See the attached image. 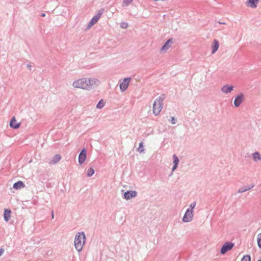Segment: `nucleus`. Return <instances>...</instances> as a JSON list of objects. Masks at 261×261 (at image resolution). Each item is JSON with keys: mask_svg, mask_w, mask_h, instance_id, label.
Instances as JSON below:
<instances>
[{"mask_svg": "<svg viewBox=\"0 0 261 261\" xmlns=\"http://www.w3.org/2000/svg\"><path fill=\"white\" fill-rule=\"evenodd\" d=\"M72 85L76 88H82L87 90V79H81L80 80L74 81L72 83Z\"/></svg>", "mask_w": 261, "mask_h": 261, "instance_id": "nucleus-3", "label": "nucleus"}, {"mask_svg": "<svg viewBox=\"0 0 261 261\" xmlns=\"http://www.w3.org/2000/svg\"><path fill=\"white\" fill-rule=\"evenodd\" d=\"M165 96L162 95L157 97L153 104V112L156 116L160 114L163 108V101L165 99Z\"/></svg>", "mask_w": 261, "mask_h": 261, "instance_id": "nucleus-1", "label": "nucleus"}, {"mask_svg": "<svg viewBox=\"0 0 261 261\" xmlns=\"http://www.w3.org/2000/svg\"><path fill=\"white\" fill-rule=\"evenodd\" d=\"M154 1H159V0H153ZM161 1H166V0H161Z\"/></svg>", "mask_w": 261, "mask_h": 261, "instance_id": "nucleus-32", "label": "nucleus"}, {"mask_svg": "<svg viewBox=\"0 0 261 261\" xmlns=\"http://www.w3.org/2000/svg\"><path fill=\"white\" fill-rule=\"evenodd\" d=\"M11 216V211L8 209H5L4 213V217L6 221H8L10 219Z\"/></svg>", "mask_w": 261, "mask_h": 261, "instance_id": "nucleus-19", "label": "nucleus"}, {"mask_svg": "<svg viewBox=\"0 0 261 261\" xmlns=\"http://www.w3.org/2000/svg\"><path fill=\"white\" fill-rule=\"evenodd\" d=\"M105 105V102L103 100H100L98 102V103H97V106H96V107L97 108H102V107H104V106Z\"/></svg>", "mask_w": 261, "mask_h": 261, "instance_id": "nucleus-22", "label": "nucleus"}, {"mask_svg": "<svg viewBox=\"0 0 261 261\" xmlns=\"http://www.w3.org/2000/svg\"><path fill=\"white\" fill-rule=\"evenodd\" d=\"M20 123H17V120L15 118V117H13L10 122V126L14 128H19L20 126Z\"/></svg>", "mask_w": 261, "mask_h": 261, "instance_id": "nucleus-14", "label": "nucleus"}, {"mask_svg": "<svg viewBox=\"0 0 261 261\" xmlns=\"http://www.w3.org/2000/svg\"><path fill=\"white\" fill-rule=\"evenodd\" d=\"M259 2V0H247L246 4L247 6L253 8H255L257 7V4Z\"/></svg>", "mask_w": 261, "mask_h": 261, "instance_id": "nucleus-13", "label": "nucleus"}, {"mask_svg": "<svg viewBox=\"0 0 261 261\" xmlns=\"http://www.w3.org/2000/svg\"><path fill=\"white\" fill-rule=\"evenodd\" d=\"M173 164H174V166H173V171H174V170H175L178 163H179V160L177 156H176V155H173Z\"/></svg>", "mask_w": 261, "mask_h": 261, "instance_id": "nucleus-20", "label": "nucleus"}, {"mask_svg": "<svg viewBox=\"0 0 261 261\" xmlns=\"http://www.w3.org/2000/svg\"><path fill=\"white\" fill-rule=\"evenodd\" d=\"M4 252V249H0V256L2 255L3 253Z\"/></svg>", "mask_w": 261, "mask_h": 261, "instance_id": "nucleus-31", "label": "nucleus"}, {"mask_svg": "<svg viewBox=\"0 0 261 261\" xmlns=\"http://www.w3.org/2000/svg\"><path fill=\"white\" fill-rule=\"evenodd\" d=\"M120 26H121V28L126 29L128 27V24H127V23H125V22H123L122 23H121Z\"/></svg>", "mask_w": 261, "mask_h": 261, "instance_id": "nucleus-28", "label": "nucleus"}, {"mask_svg": "<svg viewBox=\"0 0 261 261\" xmlns=\"http://www.w3.org/2000/svg\"><path fill=\"white\" fill-rule=\"evenodd\" d=\"M171 122L173 124H175V122H176V119L175 118H174V117H172V119H171Z\"/></svg>", "mask_w": 261, "mask_h": 261, "instance_id": "nucleus-30", "label": "nucleus"}, {"mask_svg": "<svg viewBox=\"0 0 261 261\" xmlns=\"http://www.w3.org/2000/svg\"><path fill=\"white\" fill-rule=\"evenodd\" d=\"M193 216V211H191L189 210V209H187L183 217V221L184 222H189V221L192 220Z\"/></svg>", "mask_w": 261, "mask_h": 261, "instance_id": "nucleus-6", "label": "nucleus"}, {"mask_svg": "<svg viewBox=\"0 0 261 261\" xmlns=\"http://www.w3.org/2000/svg\"><path fill=\"white\" fill-rule=\"evenodd\" d=\"M133 0H124L122 3V6L124 7H126V6L129 5V4H131Z\"/></svg>", "mask_w": 261, "mask_h": 261, "instance_id": "nucleus-24", "label": "nucleus"}, {"mask_svg": "<svg viewBox=\"0 0 261 261\" xmlns=\"http://www.w3.org/2000/svg\"><path fill=\"white\" fill-rule=\"evenodd\" d=\"M62 156L60 154H56L53 157L52 159L50 161V164H56L60 162L61 160Z\"/></svg>", "mask_w": 261, "mask_h": 261, "instance_id": "nucleus-15", "label": "nucleus"}, {"mask_svg": "<svg viewBox=\"0 0 261 261\" xmlns=\"http://www.w3.org/2000/svg\"><path fill=\"white\" fill-rule=\"evenodd\" d=\"M233 247V244H232V243H226L225 244L223 245L221 249V254H225L227 251H229V250L231 249Z\"/></svg>", "mask_w": 261, "mask_h": 261, "instance_id": "nucleus-7", "label": "nucleus"}, {"mask_svg": "<svg viewBox=\"0 0 261 261\" xmlns=\"http://www.w3.org/2000/svg\"><path fill=\"white\" fill-rule=\"evenodd\" d=\"M87 151L86 149H83L79 155V162L83 164L86 159Z\"/></svg>", "mask_w": 261, "mask_h": 261, "instance_id": "nucleus-9", "label": "nucleus"}, {"mask_svg": "<svg viewBox=\"0 0 261 261\" xmlns=\"http://www.w3.org/2000/svg\"><path fill=\"white\" fill-rule=\"evenodd\" d=\"M233 90V87L232 86H228V85H226V86H224L222 87L221 90L224 93H230L232 90Z\"/></svg>", "mask_w": 261, "mask_h": 261, "instance_id": "nucleus-16", "label": "nucleus"}, {"mask_svg": "<svg viewBox=\"0 0 261 261\" xmlns=\"http://www.w3.org/2000/svg\"><path fill=\"white\" fill-rule=\"evenodd\" d=\"M251 256L249 255H244L241 261H250Z\"/></svg>", "mask_w": 261, "mask_h": 261, "instance_id": "nucleus-23", "label": "nucleus"}, {"mask_svg": "<svg viewBox=\"0 0 261 261\" xmlns=\"http://www.w3.org/2000/svg\"><path fill=\"white\" fill-rule=\"evenodd\" d=\"M87 90H90L93 87L98 86L100 83V81L96 80V79H87Z\"/></svg>", "mask_w": 261, "mask_h": 261, "instance_id": "nucleus-4", "label": "nucleus"}, {"mask_svg": "<svg viewBox=\"0 0 261 261\" xmlns=\"http://www.w3.org/2000/svg\"><path fill=\"white\" fill-rule=\"evenodd\" d=\"M257 243L258 246L261 248V233L257 236Z\"/></svg>", "mask_w": 261, "mask_h": 261, "instance_id": "nucleus-26", "label": "nucleus"}, {"mask_svg": "<svg viewBox=\"0 0 261 261\" xmlns=\"http://www.w3.org/2000/svg\"><path fill=\"white\" fill-rule=\"evenodd\" d=\"M253 159L254 161L261 160V156L259 152H256L253 154Z\"/></svg>", "mask_w": 261, "mask_h": 261, "instance_id": "nucleus-21", "label": "nucleus"}, {"mask_svg": "<svg viewBox=\"0 0 261 261\" xmlns=\"http://www.w3.org/2000/svg\"><path fill=\"white\" fill-rule=\"evenodd\" d=\"M101 15V13L99 12L97 14H96V15L94 16V17L92 18V19L88 24V28H90V27H92V25L96 23V22H97L99 19H100Z\"/></svg>", "mask_w": 261, "mask_h": 261, "instance_id": "nucleus-8", "label": "nucleus"}, {"mask_svg": "<svg viewBox=\"0 0 261 261\" xmlns=\"http://www.w3.org/2000/svg\"><path fill=\"white\" fill-rule=\"evenodd\" d=\"M45 14H42V16H45Z\"/></svg>", "mask_w": 261, "mask_h": 261, "instance_id": "nucleus-33", "label": "nucleus"}, {"mask_svg": "<svg viewBox=\"0 0 261 261\" xmlns=\"http://www.w3.org/2000/svg\"><path fill=\"white\" fill-rule=\"evenodd\" d=\"M196 205V202H193L192 204H190V207L191 208L190 211H193L194 208H195Z\"/></svg>", "mask_w": 261, "mask_h": 261, "instance_id": "nucleus-29", "label": "nucleus"}, {"mask_svg": "<svg viewBox=\"0 0 261 261\" xmlns=\"http://www.w3.org/2000/svg\"><path fill=\"white\" fill-rule=\"evenodd\" d=\"M13 188L15 189H20V188H24L25 185L23 182L21 181H17V182H15L13 185Z\"/></svg>", "mask_w": 261, "mask_h": 261, "instance_id": "nucleus-18", "label": "nucleus"}, {"mask_svg": "<svg viewBox=\"0 0 261 261\" xmlns=\"http://www.w3.org/2000/svg\"><path fill=\"white\" fill-rule=\"evenodd\" d=\"M138 151H139L140 152H142V151H144L143 143L142 142H141L139 143V146L138 148Z\"/></svg>", "mask_w": 261, "mask_h": 261, "instance_id": "nucleus-27", "label": "nucleus"}, {"mask_svg": "<svg viewBox=\"0 0 261 261\" xmlns=\"http://www.w3.org/2000/svg\"><path fill=\"white\" fill-rule=\"evenodd\" d=\"M94 170L93 169V168H90L87 171V175L89 176V177H90V176L93 175V174H94Z\"/></svg>", "mask_w": 261, "mask_h": 261, "instance_id": "nucleus-25", "label": "nucleus"}, {"mask_svg": "<svg viewBox=\"0 0 261 261\" xmlns=\"http://www.w3.org/2000/svg\"><path fill=\"white\" fill-rule=\"evenodd\" d=\"M219 47V42L217 40H214L212 44V53L214 54Z\"/></svg>", "mask_w": 261, "mask_h": 261, "instance_id": "nucleus-11", "label": "nucleus"}, {"mask_svg": "<svg viewBox=\"0 0 261 261\" xmlns=\"http://www.w3.org/2000/svg\"><path fill=\"white\" fill-rule=\"evenodd\" d=\"M243 94H241L240 95L237 96L236 97V98L234 99V105L235 107H239L243 100Z\"/></svg>", "mask_w": 261, "mask_h": 261, "instance_id": "nucleus-12", "label": "nucleus"}, {"mask_svg": "<svg viewBox=\"0 0 261 261\" xmlns=\"http://www.w3.org/2000/svg\"><path fill=\"white\" fill-rule=\"evenodd\" d=\"M172 42V40H168L165 44L162 47L161 50L162 51H166L170 47V44Z\"/></svg>", "mask_w": 261, "mask_h": 261, "instance_id": "nucleus-17", "label": "nucleus"}, {"mask_svg": "<svg viewBox=\"0 0 261 261\" xmlns=\"http://www.w3.org/2000/svg\"><path fill=\"white\" fill-rule=\"evenodd\" d=\"M137 195V192L135 191H128L124 194V197L126 200L135 197Z\"/></svg>", "mask_w": 261, "mask_h": 261, "instance_id": "nucleus-10", "label": "nucleus"}, {"mask_svg": "<svg viewBox=\"0 0 261 261\" xmlns=\"http://www.w3.org/2000/svg\"><path fill=\"white\" fill-rule=\"evenodd\" d=\"M85 243V235L84 232H79L74 239V246L77 251H81Z\"/></svg>", "mask_w": 261, "mask_h": 261, "instance_id": "nucleus-2", "label": "nucleus"}, {"mask_svg": "<svg viewBox=\"0 0 261 261\" xmlns=\"http://www.w3.org/2000/svg\"><path fill=\"white\" fill-rule=\"evenodd\" d=\"M130 81V77H125L122 82L120 83L119 87L121 91H124V90H126Z\"/></svg>", "mask_w": 261, "mask_h": 261, "instance_id": "nucleus-5", "label": "nucleus"}, {"mask_svg": "<svg viewBox=\"0 0 261 261\" xmlns=\"http://www.w3.org/2000/svg\"><path fill=\"white\" fill-rule=\"evenodd\" d=\"M258 261H261V260H258Z\"/></svg>", "mask_w": 261, "mask_h": 261, "instance_id": "nucleus-34", "label": "nucleus"}]
</instances>
